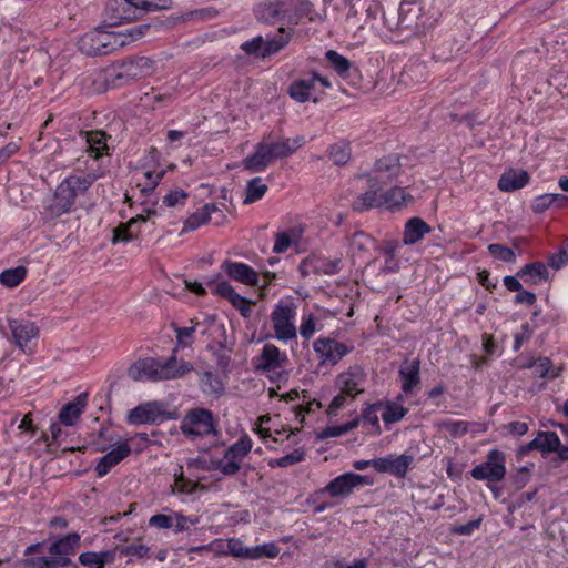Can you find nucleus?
<instances>
[{"instance_id":"nucleus-11","label":"nucleus","mask_w":568,"mask_h":568,"mask_svg":"<svg viewBox=\"0 0 568 568\" xmlns=\"http://www.w3.org/2000/svg\"><path fill=\"white\" fill-rule=\"evenodd\" d=\"M171 7V0H109L108 10L114 22H122L131 18L132 9L145 11L163 10Z\"/></svg>"},{"instance_id":"nucleus-15","label":"nucleus","mask_w":568,"mask_h":568,"mask_svg":"<svg viewBox=\"0 0 568 568\" xmlns=\"http://www.w3.org/2000/svg\"><path fill=\"white\" fill-rule=\"evenodd\" d=\"M373 480L368 476L354 473H345L331 480L322 493H327L334 498H345L349 496L357 487L369 486Z\"/></svg>"},{"instance_id":"nucleus-8","label":"nucleus","mask_w":568,"mask_h":568,"mask_svg":"<svg viewBox=\"0 0 568 568\" xmlns=\"http://www.w3.org/2000/svg\"><path fill=\"white\" fill-rule=\"evenodd\" d=\"M87 407V393H81L78 396H75L71 402L64 404L58 414V422L52 423L50 426L49 432L51 442H49L48 445L50 446L51 444H63L65 437L68 436V432L63 429V426H75L80 420L82 414L85 412Z\"/></svg>"},{"instance_id":"nucleus-14","label":"nucleus","mask_w":568,"mask_h":568,"mask_svg":"<svg viewBox=\"0 0 568 568\" xmlns=\"http://www.w3.org/2000/svg\"><path fill=\"white\" fill-rule=\"evenodd\" d=\"M252 449V440L247 435L230 446L224 456L217 462V469L224 475H233L239 471L244 457Z\"/></svg>"},{"instance_id":"nucleus-31","label":"nucleus","mask_w":568,"mask_h":568,"mask_svg":"<svg viewBox=\"0 0 568 568\" xmlns=\"http://www.w3.org/2000/svg\"><path fill=\"white\" fill-rule=\"evenodd\" d=\"M303 232L304 230L301 226H294L285 231L277 232L275 235L273 252L281 254L286 252L290 247L298 245Z\"/></svg>"},{"instance_id":"nucleus-55","label":"nucleus","mask_w":568,"mask_h":568,"mask_svg":"<svg viewBox=\"0 0 568 568\" xmlns=\"http://www.w3.org/2000/svg\"><path fill=\"white\" fill-rule=\"evenodd\" d=\"M305 453L303 449H295L292 453L277 458L270 463L271 466L287 467L295 465L304 459Z\"/></svg>"},{"instance_id":"nucleus-2","label":"nucleus","mask_w":568,"mask_h":568,"mask_svg":"<svg viewBox=\"0 0 568 568\" xmlns=\"http://www.w3.org/2000/svg\"><path fill=\"white\" fill-rule=\"evenodd\" d=\"M399 160L396 155L379 159L369 176V190L363 193L355 202L356 210L383 207L396 210L412 200L405 189L394 186L383 191V186L390 183L399 173Z\"/></svg>"},{"instance_id":"nucleus-28","label":"nucleus","mask_w":568,"mask_h":568,"mask_svg":"<svg viewBox=\"0 0 568 568\" xmlns=\"http://www.w3.org/2000/svg\"><path fill=\"white\" fill-rule=\"evenodd\" d=\"M560 438L554 432H539L534 440L521 447L520 453L525 454L527 450L537 449L542 454H549L558 450L560 447Z\"/></svg>"},{"instance_id":"nucleus-56","label":"nucleus","mask_w":568,"mask_h":568,"mask_svg":"<svg viewBox=\"0 0 568 568\" xmlns=\"http://www.w3.org/2000/svg\"><path fill=\"white\" fill-rule=\"evenodd\" d=\"M488 251L491 256L503 262H514L516 258L515 252L511 248L500 244H490Z\"/></svg>"},{"instance_id":"nucleus-5","label":"nucleus","mask_w":568,"mask_h":568,"mask_svg":"<svg viewBox=\"0 0 568 568\" xmlns=\"http://www.w3.org/2000/svg\"><path fill=\"white\" fill-rule=\"evenodd\" d=\"M131 36H133L132 31L123 33L97 28L84 33L80 38L78 47L79 50L87 55L108 54L128 44Z\"/></svg>"},{"instance_id":"nucleus-38","label":"nucleus","mask_w":568,"mask_h":568,"mask_svg":"<svg viewBox=\"0 0 568 568\" xmlns=\"http://www.w3.org/2000/svg\"><path fill=\"white\" fill-rule=\"evenodd\" d=\"M114 558V550L87 551L79 556V561L85 568H103L106 564L113 562Z\"/></svg>"},{"instance_id":"nucleus-60","label":"nucleus","mask_w":568,"mask_h":568,"mask_svg":"<svg viewBox=\"0 0 568 568\" xmlns=\"http://www.w3.org/2000/svg\"><path fill=\"white\" fill-rule=\"evenodd\" d=\"M373 246L374 241L364 233H356L351 242V248L353 252L368 251Z\"/></svg>"},{"instance_id":"nucleus-59","label":"nucleus","mask_w":568,"mask_h":568,"mask_svg":"<svg viewBox=\"0 0 568 568\" xmlns=\"http://www.w3.org/2000/svg\"><path fill=\"white\" fill-rule=\"evenodd\" d=\"M556 196L551 193L541 194L536 196L531 203L532 211L536 213H542L556 203Z\"/></svg>"},{"instance_id":"nucleus-40","label":"nucleus","mask_w":568,"mask_h":568,"mask_svg":"<svg viewBox=\"0 0 568 568\" xmlns=\"http://www.w3.org/2000/svg\"><path fill=\"white\" fill-rule=\"evenodd\" d=\"M217 210L213 203H206L193 214H191L184 222L183 232L193 231L206 224L212 215Z\"/></svg>"},{"instance_id":"nucleus-45","label":"nucleus","mask_w":568,"mask_h":568,"mask_svg":"<svg viewBox=\"0 0 568 568\" xmlns=\"http://www.w3.org/2000/svg\"><path fill=\"white\" fill-rule=\"evenodd\" d=\"M535 376L552 379L559 374V369L554 367L550 359L547 357H539L530 366Z\"/></svg>"},{"instance_id":"nucleus-4","label":"nucleus","mask_w":568,"mask_h":568,"mask_svg":"<svg viewBox=\"0 0 568 568\" xmlns=\"http://www.w3.org/2000/svg\"><path fill=\"white\" fill-rule=\"evenodd\" d=\"M367 376L365 371L353 365L336 376L335 388L338 393L333 397L328 407V415H336L341 409L351 405V403L365 392Z\"/></svg>"},{"instance_id":"nucleus-13","label":"nucleus","mask_w":568,"mask_h":568,"mask_svg":"<svg viewBox=\"0 0 568 568\" xmlns=\"http://www.w3.org/2000/svg\"><path fill=\"white\" fill-rule=\"evenodd\" d=\"M505 454L493 449L487 455V460L471 469V476L476 480L500 481L506 475Z\"/></svg>"},{"instance_id":"nucleus-63","label":"nucleus","mask_w":568,"mask_h":568,"mask_svg":"<svg viewBox=\"0 0 568 568\" xmlns=\"http://www.w3.org/2000/svg\"><path fill=\"white\" fill-rule=\"evenodd\" d=\"M568 263L567 248H560L557 253H554L548 258V264L555 270H560Z\"/></svg>"},{"instance_id":"nucleus-53","label":"nucleus","mask_w":568,"mask_h":568,"mask_svg":"<svg viewBox=\"0 0 568 568\" xmlns=\"http://www.w3.org/2000/svg\"><path fill=\"white\" fill-rule=\"evenodd\" d=\"M36 432L34 425H33V414L29 412L23 416V418L20 420L18 425V434L17 436L20 438L21 442L24 440V438L30 439Z\"/></svg>"},{"instance_id":"nucleus-24","label":"nucleus","mask_w":568,"mask_h":568,"mask_svg":"<svg viewBox=\"0 0 568 568\" xmlns=\"http://www.w3.org/2000/svg\"><path fill=\"white\" fill-rule=\"evenodd\" d=\"M80 544V536L75 532L60 538L50 546V552L53 556L55 565L65 566L70 564L71 556Z\"/></svg>"},{"instance_id":"nucleus-34","label":"nucleus","mask_w":568,"mask_h":568,"mask_svg":"<svg viewBox=\"0 0 568 568\" xmlns=\"http://www.w3.org/2000/svg\"><path fill=\"white\" fill-rule=\"evenodd\" d=\"M120 77L115 68L106 70L94 71L85 77L84 89L90 93H100L108 88L106 80L110 78Z\"/></svg>"},{"instance_id":"nucleus-64","label":"nucleus","mask_w":568,"mask_h":568,"mask_svg":"<svg viewBox=\"0 0 568 568\" xmlns=\"http://www.w3.org/2000/svg\"><path fill=\"white\" fill-rule=\"evenodd\" d=\"M150 526L162 528V529H169L172 528V515L168 516L164 514H156L153 515L149 519Z\"/></svg>"},{"instance_id":"nucleus-47","label":"nucleus","mask_w":568,"mask_h":568,"mask_svg":"<svg viewBox=\"0 0 568 568\" xmlns=\"http://www.w3.org/2000/svg\"><path fill=\"white\" fill-rule=\"evenodd\" d=\"M27 275V268L24 266H17L14 268H8L0 273V283L6 287L18 286Z\"/></svg>"},{"instance_id":"nucleus-17","label":"nucleus","mask_w":568,"mask_h":568,"mask_svg":"<svg viewBox=\"0 0 568 568\" xmlns=\"http://www.w3.org/2000/svg\"><path fill=\"white\" fill-rule=\"evenodd\" d=\"M254 430L267 444V439H272L275 443L283 442L284 439L288 438L290 435H293L295 434V432H298V427H290L287 429L281 425V420L277 415H263L257 418L254 426Z\"/></svg>"},{"instance_id":"nucleus-3","label":"nucleus","mask_w":568,"mask_h":568,"mask_svg":"<svg viewBox=\"0 0 568 568\" xmlns=\"http://www.w3.org/2000/svg\"><path fill=\"white\" fill-rule=\"evenodd\" d=\"M304 143L303 136L293 139L268 136L258 142L254 152L243 160V166L253 172H262L273 161L290 156Z\"/></svg>"},{"instance_id":"nucleus-52","label":"nucleus","mask_w":568,"mask_h":568,"mask_svg":"<svg viewBox=\"0 0 568 568\" xmlns=\"http://www.w3.org/2000/svg\"><path fill=\"white\" fill-rule=\"evenodd\" d=\"M189 197V194L182 189L170 190L163 196V204L168 207H180L183 206Z\"/></svg>"},{"instance_id":"nucleus-46","label":"nucleus","mask_w":568,"mask_h":568,"mask_svg":"<svg viewBox=\"0 0 568 568\" xmlns=\"http://www.w3.org/2000/svg\"><path fill=\"white\" fill-rule=\"evenodd\" d=\"M267 185L261 178H254L247 182L244 204L254 203L261 200L267 191Z\"/></svg>"},{"instance_id":"nucleus-36","label":"nucleus","mask_w":568,"mask_h":568,"mask_svg":"<svg viewBox=\"0 0 568 568\" xmlns=\"http://www.w3.org/2000/svg\"><path fill=\"white\" fill-rule=\"evenodd\" d=\"M207 285L213 294L226 298L236 310L245 302V297L234 291L226 281H210Z\"/></svg>"},{"instance_id":"nucleus-27","label":"nucleus","mask_w":568,"mask_h":568,"mask_svg":"<svg viewBox=\"0 0 568 568\" xmlns=\"http://www.w3.org/2000/svg\"><path fill=\"white\" fill-rule=\"evenodd\" d=\"M529 181L530 176L527 171L510 168L500 175L498 187L504 192H514L525 187Z\"/></svg>"},{"instance_id":"nucleus-51","label":"nucleus","mask_w":568,"mask_h":568,"mask_svg":"<svg viewBox=\"0 0 568 568\" xmlns=\"http://www.w3.org/2000/svg\"><path fill=\"white\" fill-rule=\"evenodd\" d=\"M227 556L236 559H247L248 546H245L240 538H226Z\"/></svg>"},{"instance_id":"nucleus-26","label":"nucleus","mask_w":568,"mask_h":568,"mask_svg":"<svg viewBox=\"0 0 568 568\" xmlns=\"http://www.w3.org/2000/svg\"><path fill=\"white\" fill-rule=\"evenodd\" d=\"M204 325L216 326L215 325V316L207 315V316H205V318L202 322H195V321L191 320L190 325L184 326V327L175 326L174 332L176 334V345H175L174 352H176L179 348H184V347L191 346L194 341V334L196 333V331L200 327H202Z\"/></svg>"},{"instance_id":"nucleus-30","label":"nucleus","mask_w":568,"mask_h":568,"mask_svg":"<svg viewBox=\"0 0 568 568\" xmlns=\"http://www.w3.org/2000/svg\"><path fill=\"white\" fill-rule=\"evenodd\" d=\"M9 328L12 333L16 345L21 349H24V346H27V344L36 335L34 324L30 321L11 320L9 322Z\"/></svg>"},{"instance_id":"nucleus-12","label":"nucleus","mask_w":568,"mask_h":568,"mask_svg":"<svg viewBox=\"0 0 568 568\" xmlns=\"http://www.w3.org/2000/svg\"><path fill=\"white\" fill-rule=\"evenodd\" d=\"M174 418L161 402H148L136 406L128 413L130 425L154 424Z\"/></svg>"},{"instance_id":"nucleus-22","label":"nucleus","mask_w":568,"mask_h":568,"mask_svg":"<svg viewBox=\"0 0 568 568\" xmlns=\"http://www.w3.org/2000/svg\"><path fill=\"white\" fill-rule=\"evenodd\" d=\"M158 381L181 378L193 369V365L172 355L168 359L156 358Z\"/></svg>"},{"instance_id":"nucleus-21","label":"nucleus","mask_w":568,"mask_h":568,"mask_svg":"<svg viewBox=\"0 0 568 568\" xmlns=\"http://www.w3.org/2000/svg\"><path fill=\"white\" fill-rule=\"evenodd\" d=\"M314 351L323 364L335 365L348 352V347L332 338H320L314 343Z\"/></svg>"},{"instance_id":"nucleus-62","label":"nucleus","mask_w":568,"mask_h":568,"mask_svg":"<svg viewBox=\"0 0 568 568\" xmlns=\"http://www.w3.org/2000/svg\"><path fill=\"white\" fill-rule=\"evenodd\" d=\"M204 548L215 556H227L226 538H216L206 544Z\"/></svg>"},{"instance_id":"nucleus-1","label":"nucleus","mask_w":568,"mask_h":568,"mask_svg":"<svg viewBox=\"0 0 568 568\" xmlns=\"http://www.w3.org/2000/svg\"><path fill=\"white\" fill-rule=\"evenodd\" d=\"M85 154L77 160L74 171L65 176L45 203L52 216L70 212L77 200L84 195L94 181L106 172V135L101 131L85 133Z\"/></svg>"},{"instance_id":"nucleus-25","label":"nucleus","mask_w":568,"mask_h":568,"mask_svg":"<svg viewBox=\"0 0 568 568\" xmlns=\"http://www.w3.org/2000/svg\"><path fill=\"white\" fill-rule=\"evenodd\" d=\"M221 270L232 280L241 282L245 285H257L258 275L247 264L242 262L225 261L221 265Z\"/></svg>"},{"instance_id":"nucleus-41","label":"nucleus","mask_w":568,"mask_h":568,"mask_svg":"<svg viewBox=\"0 0 568 568\" xmlns=\"http://www.w3.org/2000/svg\"><path fill=\"white\" fill-rule=\"evenodd\" d=\"M381 410L378 403L372 404L367 406L362 415L363 428L371 435L378 436L382 433L381 424H379Z\"/></svg>"},{"instance_id":"nucleus-32","label":"nucleus","mask_w":568,"mask_h":568,"mask_svg":"<svg viewBox=\"0 0 568 568\" xmlns=\"http://www.w3.org/2000/svg\"><path fill=\"white\" fill-rule=\"evenodd\" d=\"M517 276L523 278L527 284L538 285L549 281V271L544 263L534 262L526 264L517 273Z\"/></svg>"},{"instance_id":"nucleus-43","label":"nucleus","mask_w":568,"mask_h":568,"mask_svg":"<svg viewBox=\"0 0 568 568\" xmlns=\"http://www.w3.org/2000/svg\"><path fill=\"white\" fill-rule=\"evenodd\" d=\"M281 552V548L275 541L264 542L262 545H256L248 547L247 559L246 560H260V559H274Z\"/></svg>"},{"instance_id":"nucleus-50","label":"nucleus","mask_w":568,"mask_h":568,"mask_svg":"<svg viewBox=\"0 0 568 568\" xmlns=\"http://www.w3.org/2000/svg\"><path fill=\"white\" fill-rule=\"evenodd\" d=\"M321 407H322V404L315 399L306 402L305 404H304V402L296 404V406H294L295 420L300 425H303V423L305 422L306 415L318 410Z\"/></svg>"},{"instance_id":"nucleus-48","label":"nucleus","mask_w":568,"mask_h":568,"mask_svg":"<svg viewBox=\"0 0 568 568\" xmlns=\"http://www.w3.org/2000/svg\"><path fill=\"white\" fill-rule=\"evenodd\" d=\"M328 156L337 165L346 164L351 159L349 143L346 141L336 142L331 146Z\"/></svg>"},{"instance_id":"nucleus-16","label":"nucleus","mask_w":568,"mask_h":568,"mask_svg":"<svg viewBox=\"0 0 568 568\" xmlns=\"http://www.w3.org/2000/svg\"><path fill=\"white\" fill-rule=\"evenodd\" d=\"M288 41L287 36L280 31L278 34L264 39L258 36L242 44L243 51L260 58H266L282 50Z\"/></svg>"},{"instance_id":"nucleus-9","label":"nucleus","mask_w":568,"mask_h":568,"mask_svg":"<svg viewBox=\"0 0 568 568\" xmlns=\"http://www.w3.org/2000/svg\"><path fill=\"white\" fill-rule=\"evenodd\" d=\"M174 168V164L164 163L156 150H151L144 156L141 168L134 172V179L141 191L146 193L156 187L166 170H173Z\"/></svg>"},{"instance_id":"nucleus-23","label":"nucleus","mask_w":568,"mask_h":568,"mask_svg":"<svg viewBox=\"0 0 568 568\" xmlns=\"http://www.w3.org/2000/svg\"><path fill=\"white\" fill-rule=\"evenodd\" d=\"M155 215L154 209H146L144 213L132 217L128 223L119 225L113 230L114 243H126L138 236L140 232V223L146 222L151 216Z\"/></svg>"},{"instance_id":"nucleus-19","label":"nucleus","mask_w":568,"mask_h":568,"mask_svg":"<svg viewBox=\"0 0 568 568\" xmlns=\"http://www.w3.org/2000/svg\"><path fill=\"white\" fill-rule=\"evenodd\" d=\"M287 362L286 354L281 352L278 347L273 344H265L256 358V367L267 374L280 375Z\"/></svg>"},{"instance_id":"nucleus-7","label":"nucleus","mask_w":568,"mask_h":568,"mask_svg":"<svg viewBox=\"0 0 568 568\" xmlns=\"http://www.w3.org/2000/svg\"><path fill=\"white\" fill-rule=\"evenodd\" d=\"M297 304L292 296H284L275 304L271 313L274 336L283 343L296 342Z\"/></svg>"},{"instance_id":"nucleus-37","label":"nucleus","mask_w":568,"mask_h":568,"mask_svg":"<svg viewBox=\"0 0 568 568\" xmlns=\"http://www.w3.org/2000/svg\"><path fill=\"white\" fill-rule=\"evenodd\" d=\"M399 376L403 392L410 393L419 383V362H406L399 369Z\"/></svg>"},{"instance_id":"nucleus-44","label":"nucleus","mask_w":568,"mask_h":568,"mask_svg":"<svg viewBox=\"0 0 568 568\" xmlns=\"http://www.w3.org/2000/svg\"><path fill=\"white\" fill-rule=\"evenodd\" d=\"M320 320L321 317L316 314L310 311H304L302 313L301 324L298 327L300 335L305 339L312 338L314 334L323 327Z\"/></svg>"},{"instance_id":"nucleus-61","label":"nucleus","mask_w":568,"mask_h":568,"mask_svg":"<svg viewBox=\"0 0 568 568\" xmlns=\"http://www.w3.org/2000/svg\"><path fill=\"white\" fill-rule=\"evenodd\" d=\"M121 552L134 558H145L150 554V548L143 544H132L124 547Z\"/></svg>"},{"instance_id":"nucleus-6","label":"nucleus","mask_w":568,"mask_h":568,"mask_svg":"<svg viewBox=\"0 0 568 568\" xmlns=\"http://www.w3.org/2000/svg\"><path fill=\"white\" fill-rule=\"evenodd\" d=\"M100 436L105 440L112 443L111 449L103 455L95 466L98 477H104L113 467L125 459L132 450V445L135 440L143 444L148 442L145 434H136L130 437L122 438L118 435L109 433L106 428L100 429Z\"/></svg>"},{"instance_id":"nucleus-57","label":"nucleus","mask_w":568,"mask_h":568,"mask_svg":"<svg viewBox=\"0 0 568 568\" xmlns=\"http://www.w3.org/2000/svg\"><path fill=\"white\" fill-rule=\"evenodd\" d=\"M326 58L328 62L334 67V69L341 74L346 73L351 67L348 60L336 51H327Z\"/></svg>"},{"instance_id":"nucleus-29","label":"nucleus","mask_w":568,"mask_h":568,"mask_svg":"<svg viewBox=\"0 0 568 568\" xmlns=\"http://www.w3.org/2000/svg\"><path fill=\"white\" fill-rule=\"evenodd\" d=\"M128 375L134 381H158L156 358L136 361L128 369Z\"/></svg>"},{"instance_id":"nucleus-39","label":"nucleus","mask_w":568,"mask_h":568,"mask_svg":"<svg viewBox=\"0 0 568 568\" xmlns=\"http://www.w3.org/2000/svg\"><path fill=\"white\" fill-rule=\"evenodd\" d=\"M291 0H266L256 8V16L263 20H270L287 12Z\"/></svg>"},{"instance_id":"nucleus-20","label":"nucleus","mask_w":568,"mask_h":568,"mask_svg":"<svg viewBox=\"0 0 568 568\" xmlns=\"http://www.w3.org/2000/svg\"><path fill=\"white\" fill-rule=\"evenodd\" d=\"M413 463V456L408 454H402L399 456L388 455L381 458H375L373 467L378 473H389L396 477L403 478L406 476L410 465Z\"/></svg>"},{"instance_id":"nucleus-58","label":"nucleus","mask_w":568,"mask_h":568,"mask_svg":"<svg viewBox=\"0 0 568 568\" xmlns=\"http://www.w3.org/2000/svg\"><path fill=\"white\" fill-rule=\"evenodd\" d=\"M359 425V419L355 418L339 426H331L324 430V437H338L347 432L356 428Z\"/></svg>"},{"instance_id":"nucleus-33","label":"nucleus","mask_w":568,"mask_h":568,"mask_svg":"<svg viewBox=\"0 0 568 568\" xmlns=\"http://www.w3.org/2000/svg\"><path fill=\"white\" fill-rule=\"evenodd\" d=\"M430 232V226L420 217L409 219L404 227L403 243L413 245Z\"/></svg>"},{"instance_id":"nucleus-35","label":"nucleus","mask_w":568,"mask_h":568,"mask_svg":"<svg viewBox=\"0 0 568 568\" xmlns=\"http://www.w3.org/2000/svg\"><path fill=\"white\" fill-rule=\"evenodd\" d=\"M378 405L381 418L386 426L400 422L408 413V409L396 400L378 402Z\"/></svg>"},{"instance_id":"nucleus-18","label":"nucleus","mask_w":568,"mask_h":568,"mask_svg":"<svg viewBox=\"0 0 568 568\" xmlns=\"http://www.w3.org/2000/svg\"><path fill=\"white\" fill-rule=\"evenodd\" d=\"M181 428L191 437H201L214 433L212 414L205 409L190 412L183 419Z\"/></svg>"},{"instance_id":"nucleus-54","label":"nucleus","mask_w":568,"mask_h":568,"mask_svg":"<svg viewBox=\"0 0 568 568\" xmlns=\"http://www.w3.org/2000/svg\"><path fill=\"white\" fill-rule=\"evenodd\" d=\"M199 524V518L186 517L181 513L172 514V528L175 532H182L190 529L191 526Z\"/></svg>"},{"instance_id":"nucleus-49","label":"nucleus","mask_w":568,"mask_h":568,"mask_svg":"<svg viewBox=\"0 0 568 568\" xmlns=\"http://www.w3.org/2000/svg\"><path fill=\"white\" fill-rule=\"evenodd\" d=\"M438 426L443 432H446L454 437H459L466 434L469 429V424L467 422L452 418L440 420Z\"/></svg>"},{"instance_id":"nucleus-10","label":"nucleus","mask_w":568,"mask_h":568,"mask_svg":"<svg viewBox=\"0 0 568 568\" xmlns=\"http://www.w3.org/2000/svg\"><path fill=\"white\" fill-rule=\"evenodd\" d=\"M331 87L328 79L312 73L305 78L294 80L288 87V95L298 103L307 101L317 102L325 89Z\"/></svg>"},{"instance_id":"nucleus-42","label":"nucleus","mask_w":568,"mask_h":568,"mask_svg":"<svg viewBox=\"0 0 568 568\" xmlns=\"http://www.w3.org/2000/svg\"><path fill=\"white\" fill-rule=\"evenodd\" d=\"M205 489L206 487L201 481L186 479L182 475L175 479L174 485L172 486L173 494H182L192 498H197L199 493Z\"/></svg>"}]
</instances>
